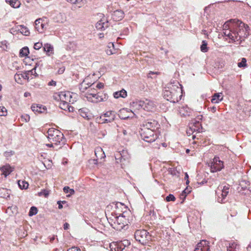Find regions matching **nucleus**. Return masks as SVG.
Segmentation results:
<instances>
[{
	"instance_id": "4d7b16f0",
	"label": "nucleus",
	"mask_w": 251,
	"mask_h": 251,
	"mask_svg": "<svg viewBox=\"0 0 251 251\" xmlns=\"http://www.w3.org/2000/svg\"><path fill=\"white\" fill-rule=\"evenodd\" d=\"M49 195V192L48 191L43 190L39 193V196L44 195L46 197H47Z\"/></svg>"
},
{
	"instance_id": "bb28decb",
	"label": "nucleus",
	"mask_w": 251,
	"mask_h": 251,
	"mask_svg": "<svg viewBox=\"0 0 251 251\" xmlns=\"http://www.w3.org/2000/svg\"><path fill=\"white\" fill-rule=\"evenodd\" d=\"M96 27L98 29L104 30L108 27V23L100 21L96 24Z\"/></svg>"
},
{
	"instance_id": "603ef678",
	"label": "nucleus",
	"mask_w": 251,
	"mask_h": 251,
	"mask_svg": "<svg viewBox=\"0 0 251 251\" xmlns=\"http://www.w3.org/2000/svg\"><path fill=\"white\" fill-rule=\"evenodd\" d=\"M43 45L42 43L38 42L34 44V48L35 50H39L42 47Z\"/></svg>"
},
{
	"instance_id": "6e6d98bb",
	"label": "nucleus",
	"mask_w": 251,
	"mask_h": 251,
	"mask_svg": "<svg viewBox=\"0 0 251 251\" xmlns=\"http://www.w3.org/2000/svg\"><path fill=\"white\" fill-rule=\"evenodd\" d=\"M120 242L122 244V245H123L124 248H126V246H128L130 244V243L128 242V240H124Z\"/></svg>"
},
{
	"instance_id": "052dcab7",
	"label": "nucleus",
	"mask_w": 251,
	"mask_h": 251,
	"mask_svg": "<svg viewBox=\"0 0 251 251\" xmlns=\"http://www.w3.org/2000/svg\"><path fill=\"white\" fill-rule=\"evenodd\" d=\"M67 251H80V250L76 247H74L68 250Z\"/></svg>"
},
{
	"instance_id": "39448f33",
	"label": "nucleus",
	"mask_w": 251,
	"mask_h": 251,
	"mask_svg": "<svg viewBox=\"0 0 251 251\" xmlns=\"http://www.w3.org/2000/svg\"><path fill=\"white\" fill-rule=\"evenodd\" d=\"M229 186L228 185L219 186L216 190L217 196V201L220 203H224V200L229 193Z\"/></svg>"
},
{
	"instance_id": "b1692460",
	"label": "nucleus",
	"mask_w": 251,
	"mask_h": 251,
	"mask_svg": "<svg viewBox=\"0 0 251 251\" xmlns=\"http://www.w3.org/2000/svg\"><path fill=\"white\" fill-rule=\"evenodd\" d=\"M239 246L234 242L230 243L227 246V251H239Z\"/></svg>"
},
{
	"instance_id": "c9c22d12",
	"label": "nucleus",
	"mask_w": 251,
	"mask_h": 251,
	"mask_svg": "<svg viewBox=\"0 0 251 251\" xmlns=\"http://www.w3.org/2000/svg\"><path fill=\"white\" fill-rule=\"evenodd\" d=\"M11 1V6L14 8H18L20 7V2L18 0H6V2Z\"/></svg>"
},
{
	"instance_id": "680f3d73",
	"label": "nucleus",
	"mask_w": 251,
	"mask_h": 251,
	"mask_svg": "<svg viewBox=\"0 0 251 251\" xmlns=\"http://www.w3.org/2000/svg\"><path fill=\"white\" fill-rule=\"evenodd\" d=\"M35 73V68H34L33 69H32L31 70H30V71H28L26 72L28 75H29L30 74L31 75H32L33 74V73Z\"/></svg>"
},
{
	"instance_id": "79ce46f5",
	"label": "nucleus",
	"mask_w": 251,
	"mask_h": 251,
	"mask_svg": "<svg viewBox=\"0 0 251 251\" xmlns=\"http://www.w3.org/2000/svg\"><path fill=\"white\" fill-rule=\"evenodd\" d=\"M68 106L69 104H68L67 101H61L59 105L60 107L64 110H67V108L68 107Z\"/></svg>"
},
{
	"instance_id": "0eeeda50",
	"label": "nucleus",
	"mask_w": 251,
	"mask_h": 251,
	"mask_svg": "<svg viewBox=\"0 0 251 251\" xmlns=\"http://www.w3.org/2000/svg\"><path fill=\"white\" fill-rule=\"evenodd\" d=\"M35 28L39 33H43L46 29L45 20L43 18L37 19L35 21Z\"/></svg>"
},
{
	"instance_id": "f3484780",
	"label": "nucleus",
	"mask_w": 251,
	"mask_h": 251,
	"mask_svg": "<svg viewBox=\"0 0 251 251\" xmlns=\"http://www.w3.org/2000/svg\"><path fill=\"white\" fill-rule=\"evenodd\" d=\"M224 96L222 93H215L212 96L211 102L213 103H217L223 100Z\"/></svg>"
},
{
	"instance_id": "7c9ffc66",
	"label": "nucleus",
	"mask_w": 251,
	"mask_h": 251,
	"mask_svg": "<svg viewBox=\"0 0 251 251\" xmlns=\"http://www.w3.org/2000/svg\"><path fill=\"white\" fill-rule=\"evenodd\" d=\"M18 30L25 36H28L29 34V31L28 28L24 25H20Z\"/></svg>"
},
{
	"instance_id": "4468645a",
	"label": "nucleus",
	"mask_w": 251,
	"mask_h": 251,
	"mask_svg": "<svg viewBox=\"0 0 251 251\" xmlns=\"http://www.w3.org/2000/svg\"><path fill=\"white\" fill-rule=\"evenodd\" d=\"M148 233L146 230H138L135 232V237L137 240L141 241L142 240H143L144 239L147 238Z\"/></svg>"
},
{
	"instance_id": "6ab92c4d",
	"label": "nucleus",
	"mask_w": 251,
	"mask_h": 251,
	"mask_svg": "<svg viewBox=\"0 0 251 251\" xmlns=\"http://www.w3.org/2000/svg\"><path fill=\"white\" fill-rule=\"evenodd\" d=\"M87 97L88 98V96H92L93 97H96L98 96V93L95 88V84H93L90 86V88L88 90L87 92Z\"/></svg>"
},
{
	"instance_id": "f704fd0d",
	"label": "nucleus",
	"mask_w": 251,
	"mask_h": 251,
	"mask_svg": "<svg viewBox=\"0 0 251 251\" xmlns=\"http://www.w3.org/2000/svg\"><path fill=\"white\" fill-rule=\"evenodd\" d=\"M18 185L19 187L22 189H26L28 187V183L25 180H19Z\"/></svg>"
},
{
	"instance_id": "774afa93",
	"label": "nucleus",
	"mask_w": 251,
	"mask_h": 251,
	"mask_svg": "<svg viewBox=\"0 0 251 251\" xmlns=\"http://www.w3.org/2000/svg\"><path fill=\"white\" fill-rule=\"evenodd\" d=\"M49 85L55 86L56 85V82L54 81H51L49 82Z\"/></svg>"
},
{
	"instance_id": "864d4df0",
	"label": "nucleus",
	"mask_w": 251,
	"mask_h": 251,
	"mask_svg": "<svg viewBox=\"0 0 251 251\" xmlns=\"http://www.w3.org/2000/svg\"><path fill=\"white\" fill-rule=\"evenodd\" d=\"M100 119H101L102 123H110L113 121V119H102V116L100 118Z\"/></svg>"
},
{
	"instance_id": "dca6fc26",
	"label": "nucleus",
	"mask_w": 251,
	"mask_h": 251,
	"mask_svg": "<svg viewBox=\"0 0 251 251\" xmlns=\"http://www.w3.org/2000/svg\"><path fill=\"white\" fill-rule=\"evenodd\" d=\"M148 132L151 133L150 136L145 134L143 137V139L148 142H152L154 141L157 138L156 134H154L153 131L152 130H148Z\"/></svg>"
},
{
	"instance_id": "9b49d317",
	"label": "nucleus",
	"mask_w": 251,
	"mask_h": 251,
	"mask_svg": "<svg viewBox=\"0 0 251 251\" xmlns=\"http://www.w3.org/2000/svg\"><path fill=\"white\" fill-rule=\"evenodd\" d=\"M235 25L238 33L241 35H242V32L247 33V29L249 27L248 25H246L240 20L239 22H235Z\"/></svg>"
},
{
	"instance_id": "4be33fe9",
	"label": "nucleus",
	"mask_w": 251,
	"mask_h": 251,
	"mask_svg": "<svg viewBox=\"0 0 251 251\" xmlns=\"http://www.w3.org/2000/svg\"><path fill=\"white\" fill-rule=\"evenodd\" d=\"M179 112L182 116H189L190 113V109L187 107L182 106L179 108Z\"/></svg>"
},
{
	"instance_id": "0e129e2a",
	"label": "nucleus",
	"mask_w": 251,
	"mask_h": 251,
	"mask_svg": "<svg viewBox=\"0 0 251 251\" xmlns=\"http://www.w3.org/2000/svg\"><path fill=\"white\" fill-rule=\"evenodd\" d=\"M108 48L109 49H111V48H114V44L111 43H109L108 45Z\"/></svg>"
},
{
	"instance_id": "a19ab883",
	"label": "nucleus",
	"mask_w": 251,
	"mask_h": 251,
	"mask_svg": "<svg viewBox=\"0 0 251 251\" xmlns=\"http://www.w3.org/2000/svg\"><path fill=\"white\" fill-rule=\"evenodd\" d=\"M246 59L245 58H242L241 61L240 62L238 63V66L240 68L246 67Z\"/></svg>"
},
{
	"instance_id": "e433bc0d",
	"label": "nucleus",
	"mask_w": 251,
	"mask_h": 251,
	"mask_svg": "<svg viewBox=\"0 0 251 251\" xmlns=\"http://www.w3.org/2000/svg\"><path fill=\"white\" fill-rule=\"evenodd\" d=\"M63 191L65 193H70L67 195V197H70L71 195H73L75 193V191L73 189H70L68 186H65L63 188Z\"/></svg>"
},
{
	"instance_id": "c85d7f7f",
	"label": "nucleus",
	"mask_w": 251,
	"mask_h": 251,
	"mask_svg": "<svg viewBox=\"0 0 251 251\" xmlns=\"http://www.w3.org/2000/svg\"><path fill=\"white\" fill-rule=\"evenodd\" d=\"M61 101L66 102L69 100L71 98V95L68 92H61Z\"/></svg>"
},
{
	"instance_id": "9d476101",
	"label": "nucleus",
	"mask_w": 251,
	"mask_h": 251,
	"mask_svg": "<svg viewBox=\"0 0 251 251\" xmlns=\"http://www.w3.org/2000/svg\"><path fill=\"white\" fill-rule=\"evenodd\" d=\"M134 113L131 110L127 109H122L119 111L118 115L121 119H126L132 117Z\"/></svg>"
},
{
	"instance_id": "bf43d9fd",
	"label": "nucleus",
	"mask_w": 251,
	"mask_h": 251,
	"mask_svg": "<svg viewBox=\"0 0 251 251\" xmlns=\"http://www.w3.org/2000/svg\"><path fill=\"white\" fill-rule=\"evenodd\" d=\"M22 119H24V121L26 122L29 121V119H30V117L28 115H26L25 116H22L21 117Z\"/></svg>"
},
{
	"instance_id": "473e14b6",
	"label": "nucleus",
	"mask_w": 251,
	"mask_h": 251,
	"mask_svg": "<svg viewBox=\"0 0 251 251\" xmlns=\"http://www.w3.org/2000/svg\"><path fill=\"white\" fill-rule=\"evenodd\" d=\"M17 211V207L15 205L8 207L6 210V212L9 215L16 213Z\"/></svg>"
},
{
	"instance_id": "f257e3e1",
	"label": "nucleus",
	"mask_w": 251,
	"mask_h": 251,
	"mask_svg": "<svg viewBox=\"0 0 251 251\" xmlns=\"http://www.w3.org/2000/svg\"><path fill=\"white\" fill-rule=\"evenodd\" d=\"M178 85L181 86L178 82L168 84L163 92L164 98L173 102L178 101V95L182 92L181 88Z\"/></svg>"
},
{
	"instance_id": "de8ad7c7",
	"label": "nucleus",
	"mask_w": 251,
	"mask_h": 251,
	"mask_svg": "<svg viewBox=\"0 0 251 251\" xmlns=\"http://www.w3.org/2000/svg\"><path fill=\"white\" fill-rule=\"evenodd\" d=\"M53 98L54 100H57V101H61V94L60 92L55 93L53 96Z\"/></svg>"
},
{
	"instance_id": "13d9d810",
	"label": "nucleus",
	"mask_w": 251,
	"mask_h": 251,
	"mask_svg": "<svg viewBox=\"0 0 251 251\" xmlns=\"http://www.w3.org/2000/svg\"><path fill=\"white\" fill-rule=\"evenodd\" d=\"M103 87V84L101 83H99L95 84V88L100 89Z\"/></svg>"
},
{
	"instance_id": "7ed1b4c3",
	"label": "nucleus",
	"mask_w": 251,
	"mask_h": 251,
	"mask_svg": "<svg viewBox=\"0 0 251 251\" xmlns=\"http://www.w3.org/2000/svg\"><path fill=\"white\" fill-rule=\"evenodd\" d=\"M45 135L50 143L55 145L60 143L63 138V134L59 130L54 128H49Z\"/></svg>"
},
{
	"instance_id": "e2e57ef3",
	"label": "nucleus",
	"mask_w": 251,
	"mask_h": 251,
	"mask_svg": "<svg viewBox=\"0 0 251 251\" xmlns=\"http://www.w3.org/2000/svg\"><path fill=\"white\" fill-rule=\"evenodd\" d=\"M106 53L108 55H111L114 53L113 51H112V49H107L106 50Z\"/></svg>"
},
{
	"instance_id": "5701e85b",
	"label": "nucleus",
	"mask_w": 251,
	"mask_h": 251,
	"mask_svg": "<svg viewBox=\"0 0 251 251\" xmlns=\"http://www.w3.org/2000/svg\"><path fill=\"white\" fill-rule=\"evenodd\" d=\"M0 170L2 172V174L6 177L12 171V169L10 166L6 165L2 167Z\"/></svg>"
},
{
	"instance_id": "3c124183",
	"label": "nucleus",
	"mask_w": 251,
	"mask_h": 251,
	"mask_svg": "<svg viewBox=\"0 0 251 251\" xmlns=\"http://www.w3.org/2000/svg\"><path fill=\"white\" fill-rule=\"evenodd\" d=\"M166 200L167 201H174L175 200V197L174 196V195L170 194L166 198Z\"/></svg>"
},
{
	"instance_id": "1a4fd4ad",
	"label": "nucleus",
	"mask_w": 251,
	"mask_h": 251,
	"mask_svg": "<svg viewBox=\"0 0 251 251\" xmlns=\"http://www.w3.org/2000/svg\"><path fill=\"white\" fill-rule=\"evenodd\" d=\"M194 251H210L208 243L206 240H202L197 244Z\"/></svg>"
},
{
	"instance_id": "f8f14e48",
	"label": "nucleus",
	"mask_w": 251,
	"mask_h": 251,
	"mask_svg": "<svg viewBox=\"0 0 251 251\" xmlns=\"http://www.w3.org/2000/svg\"><path fill=\"white\" fill-rule=\"evenodd\" d=\"M239 20L236 19H230L226 22L225 23V24L223 25V30H228L230 29H232L233 27L235 26V22H239Z\"/></svg>"
},
{
	"instance_id": "8fccbe9b",
	"label": "nucleus",
	"mask_w": 251,
	"mask_h": 251,
	"mask_svg": "<svg viewBox=\"0 0 251 251\" xmlns=\"http://www.w3.org/2000/svg\"><path fill=\"white\" fill-rule=\"evenodd\" d=\"M93 98H95V100H92L95 102H100V101H102L103 100V99L101 97V96H99V94H98V96L93 97Z\"/></svg>"
},
{
	"instance_id": "a211bd4d",
	"label": "nucleus",
	"mask_w": 251,
	"mask_h": 251,
	"mask_svg": "<svg viewBox=\"0 0 251 251\" xmlns=\"http://www.w3.org/2000/svg\"><path fill=\"white\" fill-rule=\"evenodd\" d=\"M31 108L33 112L38 113H43L46 110L45 107L36 104H32Z\"/></svg>"
},
{
	"instance_id": "20e7f679",
	"label": "nucleus",
	"mask_w": 251,
	"mask_h": 251,
	"mask_svg": "<svg viewBox=\"0 0 251 251\" xmlns=\"http://www.w3.org/2000/svg\"><path fill=\"white\" fill-rule=\"evenodd\" d=\"M156 105L151 100L146 99L145 100H138L133 102L132 106L137 108H143L147 111H152L154 109Z\"/></svg>"
},
{
	"instance_id": "2eb2a0df",
	"label": "nucleus",
	"mask_w": 251,
	"mask_h": 251,
	"mask_svg": "<svg viewBox=\"0 0 251 251\" xmlns=\"http://www.w3.org/2000/svg\"><path fill=\"white\" fill-rule=\"evenodd\" d=\"M123 246L121 242H113L110 244L109 247L112 251H123L125 249Z\"/></svg>"
},
{
	"instance_id": "c756f323",
	"label": "nucleus",
	"mask_w": 251,
	"mask_h": 251,
	"mask_svg": "<svg viewBox=\"0 0 251 251\" xmlns=\"http://www.w3.org/2000/svg\"><path fill=\"white\" fill-rule=\"evenodd\" d=\"M126 95V92L125 90L116 92L114 93V97L116 99L119 97L125 98Z\"/></svg>"
},
{
	"instance_id": "393cba45",
	"label": "nucleus",
	"mask_w": 251,
	"mask_h": 251,
	"mask_svg": "<svg viewBox=\"0 0 251 251\" xmlns=\"http://www.w3.org/2000/svg\"><path fill=\"white\" fill-rule=\"evenodd\" d=\"M14 77L15 80L18 82H19V80L21 79V77L25 79H29V76L28 75L26 72H25L24 74H16L15 75Z\"/></svg>"
},
{
	"instance_id": "09e8293b",
	"label": "nucleus",
	"mask_w": 251,
	"mask_h": 251,
	"mask_svg": "<svg viewBox=\"0 0 251 251\" xmlns=\"http://www.w3.org/2000/svg\"><path fill=\"white\" fill-rule=\"evenodd\" d=\"M192 124L193 125V126H195L194 128V130H198V129L199 128V127L201 126V124L199 122V121H195L194 122H193Z\"/></svg>"
},
{
	"instance_id": "cd10ccee",
	"label": "nucleus",
	"mask_w": 251,
	"mask_h": 251,
	"mask_svg": "<svg viewBox=\"0 0 251 251\" xmlns=\"http://www.w3.org/2000/svg\"><path fill=\"white\" fill-rule=\"evenodd\" d=\"M44 50L46 51L49 55H50L51 54L53 53V48L52 46H51L49 44H46L44 45Z\"/></svg>"
},
{
	"instance_id": "49530a36",
	"label": "nucleus",
	"mask_w": 251,
	"mask_h": 251,
	"mask_svg": "<svg viewBox=\"0 0 251 251\" xmlns=\"http://www.w3.org/2000/svg\"><path fill=\"white\" fill-rule=\"evenodd\" d=\"M7 44L8 43L6 40L1 42V45L0 46V48H1L3 50H6L7 48Z\"/></svg>"
},
{
	"instance_id": "423d86ee",
	"label": "nucleus",
	"mask_w": 251,
	"mask_h": 251,
	"mask_svg": "<svg viewBox=\"0 0 251 251\" xmlns=\"http://www.w3.org/2000/svg\"><path fill=\"white\" fill-rule=\"evenodd\" d=\"M212 172L221 170L223 167V162L219 160L218 157H215L209 165Z\"/></svg>"
},
{
	"instance_id": "6e6552de",
	"label": "nucleus",
	"mask_w": 251,
	"mask_h": 251,
	"mask_svg": "<svg viewBox=\"0 0 251 251\" xmlns=\"http://www.w3.org/2000/svg\"><path fill=\"white\" fill-rule=\"evenodd\" d=\"M233 27V28H232L231 29V31L233 39H231V40L233 42L238 41L239 40L242 41V40H244V39L248 36V33H245L244 35L239 34L237 32L236 25Z\"/></svg>"
},
{
	"instance_id": "412c9836",
	"label": "nucleus",
	"mask_w": 251,
	"mask_h": 251,
	"mask_svg": "<svg viewBox=\"0 0 251 251\" xmlns=\"http://www.w3.org/2000/svg\"><path fill=\"white\" fill-rule=\"evenodd\" d=\"M95 152L98 159L99 158H104L105 157L104 152L101 148L98 147L96 148Z\"/></svg>"
},
{
	"instance_id": "37998d69",
	"label": "nucleus",
	"mask_w": 251,
	"mask_h": 251,
	"mask_svg": "<svg viewBox=\"0 0 251 251\" xmlns=\"http://www.w3.org/2000/svg\"><path fill=\"white\" fill-rule=\"evenodd\" d=\"M7 115V110L3 106H0V116H5Z\"/></svg>"
},
{
	"instance_id": "5fc2aeb1",
	"label": "nucleus",
	"mask_w": 251,
	"mask_h": 251,
	"mask_svg": "<svg viewBox=\"0 0 251 251\" xmlns=\"http://www.w3.org/2000/svg\"><path fill=\"white\" fill-rule=\"evenodd\" d=\"M191 190H189L188 188L185 189L182 193L181 196L183 197L184 198L186 196L187 194H189Z\"/></svg>"
},
{
	"instance_id": "a878e982",
	"label": "nucleus",
	"mask_w": 251,
	"mask_h": 251,
	"mask_svg": "<svg viewBox=\"0 0 251 251\" xmlns=\"http://www.w3.org/2000/svg\"><path fill=\"white\" fill-rule=\"evenodd\" d=\"M86 109H81L79 110L80 115L84 119L89 120L91 117V115L87 111Z\"/></svg>"
},
{
	"instance_id": "4c0bfd02",
	"label": "nucleus",
	"mask_w": 251,
	"mask_h": 251,
	"mask_svg": "<svg viewBox=\"0 0 251 251\" xmlns=\"http://www.w3.org/2000/svg\"><path fill=\"white\" fill-rule=\"evenodd\" d=\"M207 43L205 41H203L202 42V44L201 46V51H202L203 52H206L208 51V48L207 47Z\"/></svg>"
},
{
	"instance_id": "ea45409f",
	"label": "nucleus",
	"mask_w": 251,
	"mask_h": 251,
	"mask_svg": "<svg viewBox=\"0 0 251 251\" xmlns=\"http://www.w3.org/2000/svg\"><path fill=\"white\" fill-rule=\"evenodd\" d=\"M124 12L121 10H116L114 13V16L118 17L120 19L124 17Z\"/></svg>"
},
{
	"instance_id": "a18cd8bd",
	"label": "nucleus",
	"mask_w": 251,
	"mask_h": 251,
	"mask_svg": "<svg viewBox=\"0 0 251 251\" xmlns=\"http://www.w3.org/2000/svg\"><path fill=\"white\" fill-rule=\"evenodd\" d=\"M85 80H84L80 85L79 89L82 92H84L85 90L87 89V87L86 86L87 85V83H85Z\"/></svg>"
},
{
	"instance_id": "338daca9",
	"label": "nucleus",
	"mask_w": 251,
	"mask_h": 251,
	"mask_svg": "<svg viewBox=\"0 0 251 251\" xmlns=\"http://www.w3.org/2000/svg\"><path fill=\"white\" fill-rule=\"evenodd\" d=\"M73 107L69 105L68 107L67 108V110H68L69 112H72L73 111Z\"/></svg>"
},
{
	"instance_id": "2f4dec72",
	"label": "nucleus",
	"mask_w": 251,
	"mask_h": 251,
	"mask_svg": "<svg viewBox=\"0 0 251 251\" xmlns=\"http://www.w3.org/2000/svg\"><path fill=\"white\" fill-rule=\"evenodd\" d=\"M104 117L109 118V119H113V121L115 120L116 117V113L114 111H109L105 112L102 116Z\"/></svg>"
},
{
	"instance_id": "72a5a7b5",
	"label": "nucleus",
	"mask_w": 251,
	"mask_h": 251,
	"mask_svg": "<svg viewBox=\"0 0 251 251\" xmlns=\"http://www.w3.org/2000/svg\"><path fill=\"white\" fill-rule=\"evenodd\" d=\"M29 50L27 47L22 48L20 51V56L21 57L26 56L29 53Z\"/></svg>"
},
{
	"instance_id": "f03ea898",
	"label": "nucleus",
	"mask_w": 251,
	"mask_h": 251,
	"mask_svg": "<svg viewBox=\"0 0 251 251\" xmlns=\"http://www.w3.org/2000/svg\"><path fill=\"white\" fill-rule=\"evenodd\" d=\"M108 222L113 228L121 231L127 228V224L125 217L123 216H116L112 215L108 218Z\"/></svg>"
},
{
	"instance_id": "58836bf2",
	"label": "nucleus",
	"mask_w": 251,
	"mask_h": 251,
	"mask_svg": "<svg viewBox=\"0 0 251 251\" xmlns=\"http://www.w3.org/2000/svg\"><path fill=\"white\" fill-rule=\"evenodd\" d=\"M223 34L230 39H233L231 30H225L223 31Z\"/></svg>"
},
{
	"instance_id": "c03bdc74",
	"label": "nucleus",
	"mask_w": 251,
	"mask_h": 251,
	"mask_svg": "<svg viewBox=\"0 0 251 251\" xmlns=\"http://www.w3.org/2000/svg\"><path fill=\"white\" fill-rule=\"evenodd\" d=\"M37 212V209L36 207L32 206L31 207L29 212V216H33L35 214H36Z\"/></svg>"
},
{
	"instance_id": "aec40b11",
	"label": "nucleus",
	"mask_w": 251,
	"mask_h": 251,
	"mask_svg": "<svg viewBox=\"0 0 251 251\" xmlns=\"http://www.w3.org/2000/svg\"><path fill=\"white\" fill-rule=\"evenodd\" d=\"M67 2L72 4H76L78 7L80 8L86 3L85 0H66Z\"/></svg>"
},
{
	"instance_id": "ddd939ff",
	"label": "nucleus",
	"mask_w": 251,
	"mask_h": 251,
	"mask_svg": "<svg viewBox=\"0 0 251 251\" xmlns=\"http://www.w3.org/2000/svg\"><path fill=\"white\" fill-rule=\"evenodd\" d=\"M158 124L154 120L148 121L144 124V126L148 130H152L154 132L155 128H157Z\"/></svg>"
},
{
	"instance_id": "69168bd1",
	"label": "nucleus",
	"mask_w": 251,
	"mask_h": 251,
	"mask_svg": "<svg viewBox=\"0 0 251 251\" xmlns=\"http://www.w3.org/2000/svg\"><path fill=\"white\" fill-rule=\"evenodd\" d=\"M69 227V224L66 223L64 225V229L66 230V229H68Z\"/></svg>"
}]
</instances>
